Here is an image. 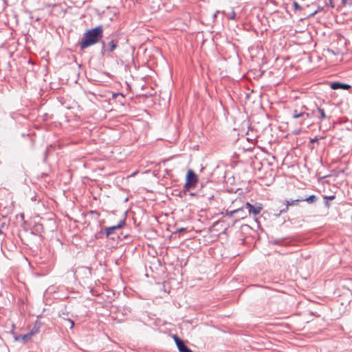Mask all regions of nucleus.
I'll return each instance as SVG.
<instances>
[{"mask_svg":"<svg viewBox=\"0 0 352 352\" xmlns=\"http://www.w3.org/2000/svg\"><path fill=\"white\" fill-rule=\"evenodd\" d=\"M350 5H351V6H352V2H351V3H350Z\"/></svg>","mask_w":352,"mask_h":352,"instance_id":"32","label":"nucleus"},{"mask_svg":"<svg viewBox=\"0 0 352 352\" xmlns=\"http://www.w3.org/2000/svg\"><path fill=\"white\" fill-rule=\"evenodd\" d=\"M331 88L332 89H342L348 90L351 88V85L342 82H334L331 84Z\"/></svg>","mask_w":352,"mask_h":352,"instance_id":"9","label":"nucleus"},{"mask_svg":"<svg viewBox=\"0 0 352 352\" xmlns=\"http://www.w3.org/2000/svg\"><path fill=\"white\" fill-rule=\"evenodd\" d=\"M302 199H301V198H298V199H292V200H285V203H284V205H285V208L281 209L279 212H278V215H280V214L282 213H284V212H287V210H289V206H295L296 205L298 202H300L302 201Z\"/></svg>","mask_w":352,"mask_h":352,"instance_id":"7","label":"nucleus"},{"mask_svg":"<svg viewBox=\"0 0 352 352\" xmlns=\"http://www.w3.org/2000/svg\"><path fill=\"white\" fill-rule=\"evenodd\" d=\"M324 204H325V206H326L327 208H329V206H330V204H329V203L328 200H326V201H325Z\"/></svg>","mask_w":352,"mask_h":352,"instance_id":"23","label":"nucleus"},{"mask_svg":"<svg viewBox=\"0 0 352 352\" xmlns=\"http://www.w3.org/2000/svg\"><path fill=\"white\" fill-rule=\"evenodd\" d=\"M250 286L254 287V286H258V285H251Z\"/></svg>","mask_w":352,"mask_h":352,"instance_id":"29","label":"nucleus"},{"mask_svg":"<svg viewBox=\"0 0 352 352\" xmlns=\"http://www.w3.org/2000/svg\"><path fill=\"white\" fill-rule=\"evenodd\" d=\"M243 209L242 212H244V214L242 215V219L248 217L250 215V214H253L254 215H257L261 212V207L257 206L255 207L250 203H245L243 206L241 207Z\"/></svg>","mask_w":352,"mask_h":352,"instance_id":"3","label":"nucleus"},{"mask_svg":"<svg viewBox=\"0 0 352 352\" xmlns=\"http://www.w3.org/2000/svg\"><path fill=\"white\" fill-rule=\"evenodd\" d=\"M307 108L302 106L299 110L294 109L292 113V118L294 119L301 118L300 124H303L304 122L310 118V113L307 112Z\"/></svg>","mask_w":352,"mask_h":352,"instance_id":"2","label":"nucleus"},{"mask_svg":"<svg viewBox=\"0 0 352 352\" xmlns=\"http://www.w3.org/2000/svg\"><path fill=\"white\" fill-rule=\"evenodd\" d=\"M90 213H91V214H96V215H97V217H99V215H100V214H99V213H98V212H97L96 211H95V210H91V211H90Z\"/></svg>","mask_w":352,"mask_h":352,"instance_id":"21","label":"nucleus"},{"mask_svg":"<svg viewBox=\"0 0 352 352\" xmlns=\"http://www.w3.org/2000/svg\"><path fill=\"white\" fill-rule=\"evenodd\" d=\"M299 133H300V131L295 132V134H299Z\"/></svg>","mask_w":352,"mask_h":352,"instance_id":"28","label":"nucleus"},{"mask_svg":"<svg viewBox=\"0 0 352 352\" xmlns=\"http://www.w3.org/2000/svg\"><path fill=\"white\" fill-rule=\"evenodd\" d=\"M311 115L318 118L320 121L327 118V116L326 115L324 109L320 107H317L316 109H313L310 116Z\"/></svg>","mask_w":352,"mask_h":352,"instance_id":"8","label":"nucleus"},{"mask_svg":"<svg viewBox=\"0 0 352 352\" xmlns=\"http://www.w3.org/2000/svg\"><path fill=\"white\" fill-rule=\"evenodd\" d=\"M301 199H302V201H307L308 204H311L316 202L318 200V198L316 195H311L306 198L301 197Z\"/></svg>","mask_w":352,"mask_h":352,"instance_id":"13","label":"nucleus"},{"mask_svg":"<svg viewBox=\"0 0 352 352\" xmlns=\"http://www.w3.org/2000/svg\"><path fill=\"white\" fill-rule=\"evenodd\" d=\"M323 138H324L323 137H320V138L316 137L313 139H311L310 142L311 143L317 142L319 140L323 139Z\"/></svg>","mask_w":352,"mask_h":352,"instance_id":"18","label":"nucleus"},{"mask_svg":"<svg viewBox=\"0 0 352 352\" xmlns=\"http://www.w3.org/2000/svg\"><path fill=\"white\" fill-rule=\"evenodd\" d=\"M87 288L88 289L89 292H91L93 295H100V294H99L98 292H95L94 287H88Z\"/></svg>","mask_w":352,"mask_h":352,"instance_id":"15","label":"nucleus"},{"mask_svg":"<svg viewBox=\"0 0 352 352\" xmlns=\"http://www.w3.org/2000/svg\"><path fill=\"white\" fill-rule=\"evenodd\" d=\"M164 292H167V290L164 288Z\"/></svg>","mask_w":352,"mask_h":352,"instance_id":"31","label":"nucleus"},{"mask_svg":"<svg viewBox=\"0 0 352 352\" xmlns=\"http://www.w3.org/2000/svg\"><path fill=\"white\" fill-rule=\"evenodd\" d=\"M331 1H330V4H331V6L332 8H333V7H334V6L333 5V3H332V2H331Z\"/></svg>","mask_w":352,"mask_h":352,"instance_id":"27","label":"nucleus"},{"mask_svg":"<svg viewBox=\"0 0 352 352\" xmlns=\"http://www.w3.org/2000/svg\"><path fill=\"white\" fill-rule=\"evenodd\" d=\"M39 317L40 316L38 317V319L36 320L34 327L30 331L32 335L39 332L40 328L41 327V322L38 320Z\"/></svg>","mask_w":352,"mask_h":352,"instance_id":"11","label":"nucleus"},{"mask_svg":"<svg viewBox=\"0 0 352 352\" xmlns=\"http://www.w3.org/2000/svg\"><path fill=\"white\" fill-rule=\"evenodd\" d=\"M239 214L240 218L242 219V215L244 214V212H239Z\"/></svg>","mask_w":352,"mask_h":352,"instance_id":"24","label":"nucleus"},{"mask_svg":"<svg viewBox=\"0 0 352 352\" xmlns=\"http://www.w3.org/2000/svg\"><path fill=\"white\" fill-rule=\"evenodd\" d=\"M335 197H335L334 195H331V196H329V197H327V196L324 197V198L325 199H327H327L332 200V199H335Z\"/></svg>","mask_w":352,"mask_h":352,"instance_id":"20","label":"nucleus"},{"mask_svg":"<svg viewBox=\"0 0 352 352\" xmlns=\"http://www.w3.org/2000/svg\"><path fill=\"white\" fill-rule=\"evenodd\" d=\"M103 36V28L98 25L95 28L88 30L83 35L80 42V47L82 50L89 47L98 43Z\"/></svg>","mask_w":352,"mask_h":352,"instance_id":"1","label":"nucleus"},{"mask_svg":"<svg viewBox=\"0 0 352 352\" xmlns=\"http://www.w3.org/2000/svg\"><path fill=\"white\" fill-rule=\"evenodd\" d=\"M32 334L30 332H28L26 334L21 335L15 338L16 340H21L23 343H26L28 342L32 337Z\"/></svg>","mask_w":352,"mask_h":352,"instance_id":"10","label":"nucleus"},{"mask_svg":"<svg viewBox=\"0 0 352 352\" xmlns=\"http://www.w3.org/2000/svg\"><path fill=\"white\" fill-rule=\"evenodd\" d=\"M125 225V219L121 220L116 226H111L106 228L104 229L105 234L107 236H109L111 234H112L115 230L122 228Z\"/></svg>","mask_w":352,"mask_h":352,"instance_id":"6","label":"nucleus"},{"mask_svg":"<svg viewBox=\"0 0 352 352\" xmlns=\"http://www.w3.org/2000/svg\"><path fill=\"white\" fill-rule=\"evenodd\" d=\"M236 14L234 11H232L230 15L228 16L229 19H234L235 18Z\"/></svg>","mask_w":352,"mask_h":352,"instance_id":"19","label":"nucleus"},{"mask_svg":"<svg viewBox=\"0 0 352 352\" xmlns=\"http://www.w3.org/2000/svg\"><path fill=\"white\" fill-rule=\"evenodd\" d=\"M198 179L197 175L192 170L189 169L186 175V181L184 186L185 189L189 190L192 188H195Z\"/></svg>","mask_w":352,"mask_h":352,"instance_id":"4","label":"nucleus"},{"mask_svg":"<svg viewBox=\"0 0 352 352\" xmlns=\"http://www.w3.org/2000/svg\"><path fill=\"white\" fill-rule=\"evenodd\" d=\"M346 0H342V3L343 4H345V3H346Z\"/></svg>","mask_w":352,"mask_h":352,"instance_id":"26","label":"nucleus"},{"mask_svg":"<svg viewBox=\"0 0 352 352\" xmlns=\"http://www.w3.org/2000/svg\"><path fill=\"white\" fill-rule=\"evenodd\" d=\"M185 230H186V228H181L178 229V230H177V232H181L184 231Z\"/></svg>","mask_w":352,"mask_h":352,"instance_id":"22","label":"nucleus"},{"mask_svg":"<svg viewBox=\"0 0 352 352\" xmlns=\"http://www.w3.org/2000/svg\"><path fill=\"white\" fill-rule=\"evenodd\" d=\"M118 41L116 39H112L111 41H109L108 43V51L110 52L114 51L118 46Z\"/></svg>","mask_w":352,"mask_h":352,"instance_id":"12","label":"nucleus"},{"mask_svg":"<svg viewBox=\"0 0 352 352\" xmlns=\"http://www.w3.org/2000/svg\"><path fill=\"white\" fill-rule=\"evenodd\" d=\"M293 6H294L295 10H302V7L296 1H294Z\"/></svg>","mask_w":352,"mask_h":352,"instance_id":"16","label":"nucleus"},{"mask_svg":"<svg viewBox=\"0 0 352 352\" xmlns=\"http://www.w3.org/2000/svg\"><path fill=\"white\" fill-rule=\"evenodd\" d=\"M173 339L179 352H192V350L186 346L185 342L177 336L174 335Z\"/></svg>","mask_w":352,"mask_h":352,"instance_id":"5","label":"nucleus"},{"mask_svg":"<svg viewBox=\"0 0 352 352\" xmlns=\"http://www.w3.org/2000/svg\"><path fill=\"white\" fill-rule=\"evenodd\" d=\"M104 47H105V43H104V41H102V48L104 49Z\"/></svg>","mask_w":352,"mask_h":352,"instance_id":"25","label":"nucleus"},{"mask_svg":"<svg viewBox=\"0 0 352 352\" xmlns=\"http://www.w3.org/2000/svg\"><path fill=\"white\" fill-rule=\"evenodd\" d=\"M66 320L70 324L69 329H72L74 326V322L71 319H67Z\"/></svg>","mask_w":352,"mask_h":352,"instance_id":"17","label":"nucleus"},{"mask_svg":"<svg viewBox=\"0 0 352 352\" xmlns=\"http://www.w3.org/2000/svg\"><path fill=\"white\" fill-rule=\"evenodd\" d=\"M243 209L241 208H237L231 211L226 210V215L228 217H232L234 214L239 213L240 212H242Z\"/></svg>","mask_w":352,"mask_h":352,"instance_id":"14","label":"nucleus"},{"mask_svg":"<svg viewBox=\"0 0 352 352\" xmlns=\"http://www.w3.org/2000/svg\"><path fill=\"white\" fill-rule=\"evenodd\" d=\"M2 234V230L0 228V234Z\"/></svg>","mask_w":352,"mask_h":352,"instance_id":"30","label":"nucleus"}]
</instances>
